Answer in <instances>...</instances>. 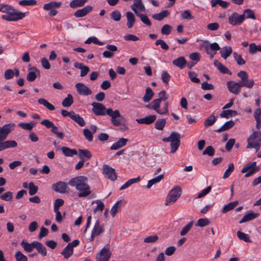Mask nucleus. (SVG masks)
<instances>
[{"instance_id":"8fccbe9b","label":"nucleus","mask_w":261,"mask_h":261,"mask_svg":"<svg viewBox=\"0 0 261 261\" xmlns=\"http://www.w3.org/2000/svg\"><path fill=\"white\" fill-rule=\"evenodd\" d=\"M234 169V165L232 163L229 164L228 168L226 170L223 175V178L224 179L228 178L233 171Z\"/></svg>"},{"instance_id":"6e6552de","label":"nucleus","mask_w":261,"mask_h":261,"mask_svg":"<svg viewBox=\"0 0 261 261\" xmlns=\"http://www.w3.org/2000/svg\"><path fill=\"white\" fill-rule=\"evenodd\" d=\"M181 194V189L179 186H176L169 193L165 202V205H168L174 203Z\"/></svg>"},{"instance_id":"aec40b11","label":"nucleus","mask_w":261,"mask_h":261,"mask_svg":"<svg viewBox=\"0 0 261 261\" xmlns=\"http://www.w3.org/2000/svg\"><path fill=\"white\" fill-rule=\"evenodd\" d=\"M106 48L108 50H105L103 52V57L106 58H111L114 56V52L118 50V48L114 45H108L106 46Z\"/></svg>"},{"instance_id":"6e6d98bb","label":"nucleus","mask_w":261,"mask_h":261,"mask_svg":"<svg viewBox=\"0 0 261 261\" xmlns=\"http://www.w3.org/2000/svg\"><path fill=\"white\" fill-rule=\"evenodd\" d=\"M156 46L160 45L162 49L165 50L169 49V47L168 45L165 42V41L162 39H158L155 42Z\"/></svg>"},{"instance_id":"3c124183","label":"nucleus","mask_w":261,"mask_h":261,"mask_svg":"<svg viewBox=\"0 0 261 261\" xmlns=\"http://www.w3.org/2000/svg\"><path fill=\"white\" fill-rule=\"evenodd\" d=\"M193 223L194 221H191L187 225L184 226L182 230L180 231V234L182 236L186 235L192 227Z\"/></svg>"},{"instance_id":"72a5a7b5","label":"nucleus","mask_w":261,"mask_h":261,"mask_svg":"<svg viewBox=\"0 0 261 261\" xmlns=\"http://www.w3.org/2000/svg\"><path fill=\"white\" fill-rule=\"evenodd\" d=\"M87 2L88 0H72L69 6L71 8L75 9L84 6Z\"/></svg>"},{"instance_id":"f257e3e1","label":"nucleus","mask_w":261,"mask_h":261,"mask_svg":"<svg viewBox=\"0 0 261 261\" xmlns=\"http://www.w3.org/2000/svg\"><path fill=\"white\" fill-rule=\"evenodd\" d=\"M92 112L96 116H104L106 114L111 117V123L116 126L121 124L119 118L121 117L120 113L118 110L113 111L111 108L106 109L101 103L94 102L92 103Z\"/></svg>"},{"instance_id":"b1692460","label":"nucleus","mask_w":261,"mask_h":261,"mask_svg":"<svg viewBox=\"0 0 261 261\" xmlns=\"http://www.w3.org/2000/svg\"><path fill=\"white\" fill-rule=\"evenodd\" d=\"M259 216V213H254L252 211H250V212H249L248 213L244 216L243 218L239 221V223L241 224L247 221H251L257 218Z\"/></svg>"},{"instance_id":"f8f14e48","label":"nucleus","mask_w":261,"mask_h":261,"mask_svg":"<svg viewBox=\"0 0 261 261\" xmlns=\"http://www.w3.org/2000/svg\"><path fill=\"white\" fill-rule=\"evenodd\" d=\"M105 231V228L103 224H100V221L98 219H97L94 225L93 228L92 230L91 237H90V241H92L94 239L99 236L100 234L103 233Z\"/></svg>"},{"instance_id":"1a4fd4ad","label":"nucleus","mask_w":261,"mask_h":261,"mask_svg":"<svg viewBox=\"0 0 261 261\" xmlns=\"http://www.w3.org/2000/svg\"><path fill=\"white\" fill-rule=\"evenodd\" d=\"M110 245L107 244L101 249L99 253L96 256V261H108L111 256L112 253L110 250Z\"/></svg>"},{"instance_id":"7c9ffc66","label":"nucleus","mask_w":261,"mask_h":261,"mask_svg":"<svg viewBox=\"0 0 261 261\" xmlns=\"http://www.w3.org/2000/svg\"><path fill=\"white\" fill-rule=\"evenodd\" d=\"M170 14L169 12L167 10H163L160 13L155 14L152 15V18L156 20L161 21L164 18L167 17Z\"/></svg>"},{"instance_id":"412c9836","label":"nucleus","mask_w":261,"mask_h":261,"mask_svg":"<svg viewBox=\"0 0 261 261\" xmlns=\"http://www.w3.org/2000/svg\"><path fill=\"white\" fill-rule=\"evenodd\" d=\"M50 128L51 132L56 135V137L60 139H62L64 137V134L61 128L54 125V124L50 121Z\"/></svg>"},{"instance_id":"9b49d317","label":"nucleus","mask_w":261,"mask_h":261,"mask_svg":"<svg viewBox=\"0 0 261 261\" xmlns=\"http://www.w3.org/2000/svg\"><path fill=\"white\" fill-rule=\"evenodd\" d=\"M15 125L11 123L0 127V141L5 140L8 135L14 129Z\"/></svg>"},{"instance_id":"5701e85b","label":"nucleus","mask_w":261,"mask_h":261,"mask_svg":"<svg viewBox=\"0 0 261 261\" xmlns=\"http://www.w3.org/2000/svg\"><path fill=\"white\" fill-rule=\"evenodd\" d=\"M155 115H149L144 118L137 119L136 120L139 124H150L156 119Z\"/></svg>"},{"instance_id":"a878e982","label":"nucleus","mask_w":261,"mask_h":261,"mask_svg":"<svg viewBox=\"0 0 261 261\" xmlns=\"http://www.w3.org/2000/svg\"><path fill=\"white\" fill-rule=\"evenodd\" d=\"M127 141V139L123 138H120L117 142H115L112 144V145L110 147V149L111 150L119 149V148L124 146L126 144Z\"/></svg>"},{"instance_id":"f3484780","label":"nucleus","mask_w":261,"mask_h":261,"mask_svg":"<svg viewBox=\"0 0 261 261\" xmlns=\"http://www.w3.org/2000/svg\"><path fill=\"white\" fill-rule=\"evenodd\" d=\"M17 146V143L14 140H7L0 141V151L8 148H15Z\"/></svg>"},{"instance_id":"e433bc0d","label":"nucleus","mask_w":261,"mask_h":261,"mask_svg":"<svg viewBox=\"0 0 261 261\" xmlns=\"http://www.w3.org/2000/svg\"><path fill=\"white\" fill-rule=\"evenodd\" d=\"M234 125V122L232 120H229L226 122L221 127L216 130L217 133H221L223 131L229 129Z\"/></svg>"},{"instance_id":"603ef678","label":"nucleus","mask_w":261,"mask_h":261,"mask_svg":"<svg viewBox=\"0 0 261 261\" xmlns=\"http://www.w3.org/2000/svg\"><path fill=\"white\" fill-rule=\"evenodd\" d=\"M243 14H244L245 16H246L247 18H250L253 20H255L256 19L254 11L251 9H245L244 11V13Z\"/></svg>"},{"instance_id":"7ed1b4c3","label":"nucleus","mask_w":261,"mask_h":261,"mask_svg":"<svg viewBox=\"0 0 261 261\" xmlns=\"http://www.w3.org/2000/svg\"><path fill=\"white\" fill-rule=\"evenodd\" d=\"M0 11L7 13L3 15L2 18L4 20L9 21H16L22 19L25 17V13L19 12L10 6L0 5Z\"/></svg>"},{"instance_id":"338daca9","label":"nucleus","mask_w":261,"mask_h":261,"mask_svg":"<svg viewBox=\"0 0 261 261\" xmlns=\"http://www.w3.org/2000/svg\"><path fill=\"white\" fill-rule=\"evenodd\" d=\"M29 194L30 195H35L38 191V187L35 186L33 182L29 184Z\"/></svg>"},{"instance_id":"dca6fc26","label":"nucleus","mask_w":261,"mask_h":261,"mask_svg":"<svg viewBox=\"0 0 261 261\" xmlns=\"http://www.w3.org/2000/svg\"><path fill=\"white\" fill-rule=\"evenodd\" d=\"M131 9L137 15L140 14L138 10L140 12H144L145 10V8L142 2V0H135L134 4L131 6Z\"/></svg>"},{"instance_id":"c9c22d12","label":"nucleus","mask_w":261,"mask_h":261,"mask_svg":"<svg viewBox=\"0 0 261 261\" xmlns=\"http://www.w3.org/2000/svg\"><path fill=\"white\" fill-rule=\"evenodd\" d=\"M211 4L212 7H215L217 5H219L223 8H227L229 5V3L226 1H223L222 0H211Z\"/></svg>"},{"instance_id":"39448f33","label":"nucleus","mask_w":261,"mask_h":261,"mask_svg":"<svg viewBox=\"0 0 261 261\" xmlns=\"http://www.w3.org/2000/svg\"><path fill=\"white\" fill-rule=\"evenodd\" d=\"M247 148H255L258 151L261 146V132L254 131L247 139Z\"/></svg>"},{"instance_id":"4be33fe9","label":"nucleus","mask_w":261,"mask_h":261,"mask_svg":"<svg viewBox=\"0 0 261 261\" xmlns=\"http://www.w3.org/2000/svg\"><path fill=\"white\" fill-rule=\"evenodd\" d=\"M77 154L79 157L84 161L90 160L92 158L91 152L86 149H79L77 151Z\"/></svg>"},{"instance_id":"ddd939ff","label":"nucleus","mask_w":261,"mask_h":261,"mask_svg":"<svg viewBox=\"0 0 261 261\" xmlns=\"http://www.w3.org/2000/svg\"><path fill=\"white\" fill-rule=\"evenodd\" d=\"M75 87L80 95L88 96L92 94L91 90L83 83H77L75 84Z\"/></svg>"},{"instance_id":"a18cd8bd","label":"nucleus","mask_w":261,"mask_h":261,"mask_svg":"<svg viewBox=\"0 0 261 261\" xmlns=\"http://www.w3.org/2000/svg\"><path fill=\"white\" fill-rule=\"evenodd\" d=\"M36 124V122L32 121L30 123H20L18 125L24 129L31 130Z\"/></svg>"},{"instance_id":"a211bd4d","label":"nucleus","mask_w":261,"mask_h":261,"mask_svg":"<svg viewBox=\"0 0 261 261\" xmlns=\"http://www.w3.org/2000/svg\"><path fill=\"white\" fill-rule=\"evenodd\" d=\"M237 75L241 79V81H239L240 83H250V86L248 87V88H251L254 84V82L253 80H248V75L246 71H241L239 72Z\"/></svg>"},{"instance_id":"f704fd0d","label":"nucleus","mask_w":261,"mask_h":261,"mask_svg":"<svg viewBox=\"0 0 261 261\" xmlns=\"http://www.w3.org/2000/svg\"><path fill=\"white\" fill-rule=\"evenodd\" d=\"M73 249L67 245L61 252V254L65 259H68L73 254Z\"/></svg>"},{"instance_id":"2f4dec72","label":"nucleus","mask_w":261,"mask_h":261,"mask_svg":"<svg viewBox=\"0 0 261 261\" xmlns=\"http://www.w3.org/2000/svg\"><path fill=\"white\" fill-rule=\"evenodd\" d=\"M61 150L63 154L66 156H73L77 154V151L75 149H70L67 147H62Z\"/></svg>"},{"instance_id":"4c0bfd02","label":"nucleus","mask_w":261,"mask_h":261,"mask_svg":"<svg viewBox=\"0 0 261 261\" xmlns=\"http://www.w3.org/2000/svg\"><path fill=\"white\" fill-rule=\"evenodd\" d=\"M153 92L150 87H147L145 90V93L143 97V101L145 102H149L153 95Z\"/></svg>"},{"instance_id":"58836bf2","label":"nucleus","mask_w":261,"mask_h":261,"mask_svg":"<svg viewBox=\"0 0 261 261\" xmlns=\"http://www.w3.org/2000/svg\"><path fill=\"white\" fill-rule=\"evenodd\" d=\"M238 114V113L236 111L227 110L222 111L220 114V117L222 118H228L231 116H237Z\"/></svg>"},{"instance_id":"79ce46f5","label":"nucleus","mask_w":261,"mask_h":261,"mask_svg":"<svg viewBox=\"0 0 261 261\" xmlns=\"http://www.w3.org/2000/svg\"><path fill=\"white\" fill-rule=\"evenodd\" d=\"M238 204V202L237 201L230 202L228 204L224 206L222 210V212L223 213H226L229 212V211L233 209Z\"/></svg>"},{"instance_id":"69168bd1","label":"nucleus","mask_w":261,"mask_h":261,"mask_svg":"<svg viewBox=\"0 0 261 261\" xmlns=\"http://www.w3.org/2000/svg\"><path fill=\"white\" fill-rule=\"evenodd\" d=\"M152 105L153 106V110L156 111V113L159 114L160 113V110L159 109V108L160 107V105L161 103V101L158 99H154L152 102Z\"/></svg>"},{"instance_id":"bb28decb","label":"nucleus","mask_w":261,"mask_h":261,"mask_svg":"<svg viewBox=\"0 0 261 261\" xmlns=\"http://www.w3.org/2000/svg\"><path fill=\"white\" fill-rule=\"evenodd\" d=\"M214 65L217 69L223 74H228L231 75L232 72L227 68L224 66L222 63L217 60H215L214 62Z\"/></svg>"},{"instance_id":"2eb2a0df","label":"nucleus","mask_w":261,"mask_h":261,"mask_svg":"<svg viewBox=\"0 0 261 261\" xmlns=\"http://www.w3.org/2000/svg\"><path fill=\"white\" fill-rule=\"evenodd\" d=\"M103 173L111 180H115L117 178L115 170L109 165H105L103 168Z\"/></svg>"},{"instance_id":"09e8293b","label":"nucleus","mask_w":261,"mask_h":261,"mask_svg":"<svg viewBox=\"0 0 261 261\" xmlns=\"http://www.w3.org/2000/svg\"><path fill=\"white\" fill-rule=\"evenodd\" d=\"M256 51L261 52V45H256L254 43L249 44V53L251 54H254Z\"/></svg>"},{"instance_id":"680f3d73","label":"nucleus","mask_w":261,"mask_h":261,"mask_svg":"<svg viewBox=\"0 0 261 261\" xmlns=\"http://www.w3.org/2000/svg\"><path fill=\"white\" fill-rule=\"evenodd\" d=\"M233 55L238 65H242L245 64V61L242 58L241 55H238L236 52L233 53Z\"/></svg>"},{"instance_id":"c85d7f7f","label":"nucleus","mask_w":261,"mask_h":261,"mask_svg":"<svg viewBox=\"0 0 261 261\" xmlns=\"http://www.w3.org/2000/svg\"><path fill=\"white\" fill-rule=\"evenodd\" d=\"M126 17L127 18L126 25L128 28H132L136 21V18L134 14L132 12L129 11L126 12Z\"/></svg>"},{"instance_id":"4d7b16f0","label":"nucleus","mask_w":261,"mask_h":261,"mask_svg":"<svg viewBox=\"0 0 261 261\" xmlns=\"http://www.w3.org/2000/svg\"><path fill=\"white\" fill-rule=\"evenodd\" d=\"M94 43L95 44H98L100 45H102L103 43L100 41H99L98 39L94 36L90 37L88 38V39L85 42V44H90L91 43Z\"/></svg>"},{"instance_id":"f03ea898","label":"nucleus","mask_w":261,"mask_h":261,"mask_svg":"<svg viewBox=\"0 0 261 261\" xmlns=\"http://www.w3.org/2000/svg\"><path fill=\"white\" fill-rule=\"evenodd\" d=\"M88 179L84 176H79L69 180L68 184L80 191L78 197H86L91 193L89 185L87 184Z\"/></svg>"},{"instance_id":"5fc2aeb1","label":"nucleus","mask_w":261,"mask_h":261,"mask_svg":"<svg viewBox=\"0 0 261 261\" xmlns=\"http://www.w3.org/2000/svg\"><path fill=\"white\" fill-rule=\"evenodd\" d=\"M110 16L111 19L116 21H119L121 17V14L120 12L118 10L112 11Z\"/></svg>"},{"instance_id":"864d4df0","label":"nucleus","mask_w":261,"mask_h":261,"mask_svg":"<svg viewBox=\"0 0 261 261\" xmlns=\"http://www.w3.org/2000/svg\"><path fill=\"white\" fill-rule=\"evenodd\" d=\"M210 224V221L207 218H200L198 220L196 226L199 227H204Z\"/></svg>"},{"instance_id":"bf43d9fd","label":"nucleus","mask_w":261,"mask_h":261,"mask_svg":"<svg viewBox=\"0 0 261 261\" xmlns=\"http://www.w3.org/2000/svg\"><path fill=\"white\" fill-rule=\"evenodd\" d=\"M83 134L86 139L89 141L91 142L93 140V134L88 128H85L83 130Z\"/></svg>"},{"instance_id":"393cba45","label":"nucleus","mask_w":261,"mask_h":261,"mask_svg":"<svg viewBox=\"0 0 261 261\" xmlns=\"http://www.w3.org/2000/svg\"><path fill=\"white\" fill-rule=\"evenodd\" d=\"M39 74V70L35 67L30 69V71L27 75V79L29 82H33L35 80L37 75Z\"/></svg>"},{"instance_id":"9d476101","label":"nucleus","mask_w":261,"mask_h":261,"mask_svg":"<svg viewBox=\"0 0 261 261\" xmlns=\"http://www.w3.org/2000/svg\"><path fill=\"white\" fill-rule=\"evenodd\" d=\"M244 20V14H239L237 12H233L231 13L228 18L229 24L233 26L241 25Z\"/></svg>"},{"instance_id":"cd10ccee","label":"nucleus","mask_w":261,"mask_h":261,"mask_svg":"<svg viewBox=\"0 0 261 261\" xmlns=\"http://www.w3.org/2000/svg\"><path fill=\"white\" fill-rule=\"evenodd\" d=\"M172 64L175 66L182 69L187 64V61L184 57L181 56L176 59H174L172 61Z\"/></svg>"},{"instance_id":"774afa93","label":"nucleus","mask_w":261,"mask_h":261,"mask_svg":"<svg viewBox=\"0 0 261 261\" xmlns=\"http://www.w3.org/2000/svg\"><path fill=\"white\" fill-rule=\"evenodd\" d=\"M202 154H207L210 156H212L215 154V150L213 146H208L203 150Z\"/></svg>"},{"instance_id":"c756f323","label":"nucleus","mask_w":261,"mask_h":261,"mask_svg":"<svg viewBox=\"0 0 261 261\" xmlns=\"http://www.w3.org/2000/svg\"><path fill=\"white\" fill-rule=\"evenodd\" d=\"M232 53V48L230 46H224L220 50L221 57L226 60Z\"/></svg>"},{"instance_id":"6ab92c4d","label":"nucleus","mask_w":261,"mask_h":261,"mask_svg":"<svg viewBox=\"0 0 261 261\" xmlns=\"http://www.w3.org/2000/svg\"><path fill=\"white\" fill-rule=\"evenodd\" d=\"M92 9V6L89 5L86 6L81 9H79L76 11L74 13V15L77 18L83 17L91 12Z\"/></svg>"},{"instance_id":"de8ad7c7","label":"nucleus","mask_w":261,"mask_h":261,"mask_svg":"<svg viewBox=\"0 0 261 261\" xmlns=\"http://www.w3.org/2000/svg\"><path fill=\"white\" fill-rule=\"evenodd\" d=\"M237 236L239 238L240 240L244 241L245 242L250 243L251 242V240L249 238V237L248 234L243 232L241 231H238L237 232Z\"/></svg>"},{"instance_id":"0e129e2a","label":"nucleus","mask_w":261,"mask_h":261,"mask_svg":"<svg viewBox=\"0 0 261 261\" xmlns=\"http://www.w3.org/2000/svg\"><path fill=\"white\" fill-rule=\"evenodd\" d=\"M13 198V193L9 191L0 196V198L2 200L9 201H10Z\"/></svg>"},{"instance_id":"473e14b6","label":"nucleus","mask_w":261,"mask_h":261,"mask_svg":"<svg viewBox=\"0 0 261 261\" xmlns=\"http://www.w3.org/2000/svg\"><path fill=\"white\" fill-rule=\"evenodd\" d=\"M165 174V172H164L163 174H160L158 175V176L149 180L147 185V188L149 189L153 185L159 182L162 180V179L164 178V176Z\"/></svg>"},{"instance_id":"e2e57ef3","label":"nucleus","mask_w":261,"mask_h":261,"mask_svg":"<svg viewBox=\"0 0 261 261\" xmlns=\"http://www.w3.org/2000/svg\"><path fill=\"white\" fill-rule=\"evenodd\" d=\"M216 121V118L214 115L208 117L204 122V126L205 127L212 125Z\"/></svg>"},{"instance_id":"13d9d810","label":"nucleus","mask_w":261,"mask_h":261,"mask_svg":"<svg viewBox=\"0 0 261 261\" xmlns=\"http://www.w3.org/2000/svg\"><path fill=\"white\" fill-rule=\"evenodd\" d=\"M137 16L139 17L140 18L142 22L143 23L145 24L146 25H147L148 27H150L151 25V21H150V20L149 19V18L146 15L142 14L140 13V14H139L138 15H137Z\"/></svg>"},{"instance_id":"49530a36","label":"nucleus","mask_w":261,"mask_h":261,"mask_svg":"<svg viewBox=\"0 0 261 261\" xmlns=\"http://www.w3.org/2000/svg\"><path fill=\"white\" fill-rule=\"evenodd\" d=\"M35 248H36L38 252L42 255L45 256L46 255L47 252L46 248L41 243L36 241Z\"/></svg>"},{"instance_id":"20e7f679","label":"nucleus","mask_w":261,"mask_h":261,"mask_svg":"<svg viewBox=\"0 0 261 261\" xmlns=\"http://www.w3.org/2000/svg\"><path fill=\"white\" fill-rule=\"evenodd\" d=\"M180 135L176 132H172L170 136L162 139L164 142H170L171 153H175L179 147L180 144Z\"/></svg>"},{"instance_id":"052dcab7","label":"nucleus","mask_w":261,"mask_h":261,"mask_svg":"<svg viewBox=\"0 0 261 261\" xmlns=\"http://www.w3.org/2000/svg\"><path fill=\"white\" fill-rule=\"evenodd\" d=\"M15 257L17 261H28L27 257L20 251L16 252Z\"/></svg>"},{"instance_id":"4468645a","label":"nucleus","mask_w":261,"mask_h":261,"mask_svg":"<svg viewBox=\"0 0 261 261\" xmlns=\"http://www.w3.org/2000/svg\"><path fill=\"white\" fill-rule=\"evenodd\" d=\"M68 183L64 181H58L52 185V189L60 193H65L67 192Z\"/></svg>"},{"instance_id":"423d86ee","label":"nucleus","mask_w":261,"mask_h":261,"mask_svg":"<svg viewBox=\"0 0 261 261\" xmlns=\"http://www.w3.org/2000/svg\"><path fill=\"white\" fill-rule=\"evenodd\" d=\"M226 86L228 91L230 93H232L235 95H238L241 92V87H249L251 85L250 83H240L239 82H236L234 81H230L227 82Z\"/></svg>"},{"instance_id":"a19ab883","label":"nucleus","mask_w":261,"mask_h":261,"mask_svg":"<svg viewBox=\"0 0 261 261\" xmlns=\"http://www.w3.org/2000/svg\"><path fill=\"white\" fill-rule=\"evenodd\" d=\"M73 103V98L71 94H68L67 96L65 98L62 102V105L64 107H69Z\"/></svg>"},{"instance_id":"c03bdc74","label":"nucleus","mask_w":261,"mask_h":261,"mask_svg":"<svg viewBox=\"0 0 261 261\" xmlns=\"http://www.w3.org/2000/svg\"><path fill=\"white\" fill-rule=\"evenodd\" d=\"M166 122L165 119H158L155 123L154 127L158 129L162 130L164 129Z\"/></svg>"},{"instance_id":"ea45409f","label":"nucleus","mask_w":261,"mask_h":261,"mask_svg":"<svg viewBox=\"0 0 261 261\" xmlns=\"http://www.w3.org/2000/svg\"><path fill=\"white\" fill-rule=\"evenodd\" d=\"M36 241H34L32 243H28L22 241L21 243V245L23 247L24 249L28 252H31L33 248H35Z\"/></svg>"},{"instance_id":"0eeeda50","label":"nucleus","mask_w":261,"mask_h":261,"mask_svg":"<svg viewBox=\"0 0 261 261\" xmlns=\"http://www.w3.org/2000/svg\"><path fill=\"white\" fill-rule=\"evenodd\" d=\"M205 49V52L209 55L211 59H213L218 50H220V47L216 42L210 43L207 40L203 41L201 45Z\"/></svg>"},{"instance_id":"37998d69","label":"nucleus","mask_w":261,"mask_h":261,"mask_svg":"<svg viewBox=\"0 0 261 261\" xmlns=\"http://www.w3.org/2000/svg\"><path fill=\"white\" fill-rule=\"evenodd\" d=\"M71 119L76 122L81 126H84L86 124L84 119L79 114H75V113Z\"/></svg>"}]
</instances>
